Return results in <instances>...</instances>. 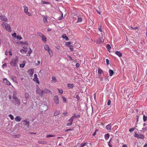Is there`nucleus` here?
Returning <instances> with one entry per match:
<instances>
[{
  "label": "nucleus",
  "instance_id": "f257e3e1",
  "mask_svg": "<svg viewBox=\"0 0 147 147\" xmlns=\"http://www.w3.org/2000/svg\"><path fill=\"white\" fill-rule=\"evenodd\" d=\"M12 98L14 100L13 102L15 105L18 106L20 105V100L16 96L13 94Z\"/></svg>",
  "mask_w": 147,
  "mask_h": 147
},
{
  "label": "nucleus",
  "instance_id": "f03ea898",
  "mask_svg": "<svg viewBox=\"0 0 147 147\" xmlns=\"http://www.w3.org/2000/svg\"><path fill=\"white\" fill-rule=\"evenodd\" d=\"M2 26L5 29L7 30L9 32H11V29L9 24L7 23L3 22L2 24Z\"/></svg>",
  "mask_w": 147,
  "mask_h": 147
},
{
  "label": "nucleus",
  "instance_id": "7ed1b4c3",
  "mask_svg": "<svg viewBox=\"0 0 147 147\" xmlns=\"http://www.w3.org/2000/svg\"><path fill=\"white\" fill-rule=\"evenodd\" d=\"M134 136L137 139H140L142 140H144L145 138L144 136V135L142 134H138L136 132L135 133Z\"/></svg>",
  "mask_w": 147,
  "mask_h": 147
},
{
  "label": "nucleus",
  "instance_id": "20e7f679",
  "mask_svg": "<svg viewBox=\"0 0 147 147\" xmlns=\"http://www.w3.org/2000/svg\"><path fill=\"white\" fill-rule=\"evenodd\" d=\"M18 59L16 57L12 59L10 63L11 65L13 66H15L18 63Z\"/></svg>",
  "mask_w": 147,
  "mask_h": 147
},
{
  "label": "nucleus",
  "instance_id": "39448f33",
  "mask_svg": "<svg viewBox=\"0 0 147 147\" xmlns=\"http://www.w3.org/2000/svg\"><path fill=\"white\" fill-rule=\"evenodd\" d=\"M36 92L41 96H42L43 94H44L43 90H42L39 88H37Z\"/></svg>",
  "mask_w": 147,
  "mask_h": 147
},
{
  "label": "nucleus",
  "instance_id": "423d86ee",
  "mask_svg": "<svg viewBox=\"0 0 147 147\" xmlns=\"http://www.w3.org/2000/svg\"><path fill=\"white\" fill-rule=\"evenodd\" d=\"M24 8V11L27 15L30 16L31 15V14L28 11V8L26 6H24L23 7Z\"/></svg>",
  "mask_w": 147,
  "mask_h": 147
},
{
  "label": "nucleus",
  "instance_id": "0eeeda50",
  "mask_svg": "<svg viewBox=\"0 0 147 147\" xmlns=\"http://www.w3.org/2000/svg\"><path fill=\"white\" fill-rule=\"evenodd\" d=\"M54 100L55 103L57 104H58L59 103V98L57 95L55 96L54 98Z\"/></svg>",
  "mask_w": 147,
  "mask_h": 147
},
{
  "label": "nucleus",
  "instance_id": "6e6552de",
  "mask_svg": "<svg viewBox=\"0 0 147 147\" xmlns=\"http://www.w3.org/2000/svg\"><path fill=\"white\" fill-rule=\"evenodd\" d=\"M34 78L33 79V80L35 82L39 84V82L38 80V78L37 77V75L36 74H35L34 75Z\"/></svg>",
  "mask_w": 147,
  "mask_h": 147
},
{
  "label": "nucleus",
  "instance_id": "1a4fd4ad",
  "mask_svg": "<svg viewBox=\"0 0 147 147\" xmlns=\"http://www.w3.org/2000/svg\"><path fill=\"white\" fill-rule=\"evenodd\" d=\"M12 80L16 83H18L17 78L16 76H10Z\"/></svg>",
  "mask_w": 147,
  "mask_h": 147
},
{
  "label": "nucleus",
  "instance_id": "9d476101",
  "mask_svg": "<svg viewBox=\"0 0 147 147\" xmlns=\"http://www.w3.org/2000/svg\"><path fill=\"white\" fill-rule=\"evenodd\" d=\"M34 70L33 69H31L28 70V73L30 76H32L34 73Z\"/></svg>",
  "mask_w": 147,
  "mask_h": 147
},
{
  "label": "nucleus",
  "instance_id": "9b49d317",
  "mask_svg": "<svg viewBox=\"0 0 147 147\" xmlns=\"http://www.w3.org/2000/svg\"><path fill=\"white\" fill-rule=\"evenodd\" d=\"M3 83L5 85H10L11 83L8 81H7L6 78H4L3 80Z\"/></svg>",
  "mask_w": 147,
  "mask_h": 147
},
{
  "label": "nucleus",
  "instance_id": "f8f14e48",
  "mask_svg": "<svg viewBox=\"0 0 147 147\" xmlns=\"http://www.w3.org/2000/svg\"><path fill=\"white\" fill-rule=\"evenodd\" d=\"M0 19L2 21H4L5 22H6L7 21V18L5 16H0Z\"/></svg>",
  "mask_w": 147,
  "mask_h": 147
},
{
  "label": "nucleus",
  "instance_id": "ddd939ff",
  "mask_svg": "<svg viewBox=\"0 0 147 147\" xmlns=\"http://www.w3.org/2000/svg\"><path fill=\"white\" fill-rule=\"evenodd\" d=\"M15 120L17 122L20 121L22 119V118L19 116H17L15 118Z\"/></svg>",
  "mask_w": 147,
  "mask_h": 147
},
{
  "label": "nucleus",
  "instance_id": "4468645a",
  "mask_svg": "<svg viewBox=\"0 0 147 147\" xmlns=\"http://www.w3.org/2000/svg\"><path fill=\"white\" fill-rule=\"evenodd\" d=\"M57 79L55 77L53 76L52 78L51 82L53 83H55L57 82Z\"/></svg>",
  "mask_w": 147,
  "mask_h": 147
},
{
  "label": "nucleus",
  "instance_id": "2eb2a0df",
  "mask_svg": "<svg viewBox=\"0 0 147 147\" xmlns=\"http://www.w3.org/2000/svg\"><path fill=\"white\" fill-rule=\"evenodd\" d=\"M43 21L44 23H47V22L48 17L47 16H43Z\"/></svg>",
  "mask_w": 147,
  "mask_h": 147
},
{
  "label": "nucleus",
  "instance_id": "dca6fc26",
  "mask_svg": "<svg viewBox=\"0 0 147 147\" xmlns=\"http://www.w3.org/2000/svg\"><path fill=\"white\" fill-rule=\"evenodd\" d=\"M115 54L119 57H121L122 55V53L119 51H116L115 52Z\"/></svg>",
  "mask_w": 147,
  "mask_h": 147
},
{
  "label": "nucleus",
  "instance_id": "f3484780",
  "mask_svg": "<svg viewBox=\"0 0 147 147\" xmlns=\"http://www.w3.org/2000/svg\"><path fill=\"white\" fill-rule=\"evenodd\" d=\"M111 124H110L107 125L106 126V128L108 130H111Z\"/></svg>",
  "mask_w": 147,
  "mask_h": 147
},
{
  "label": "nucleus",
  "instance_id": "a211bd4d",
  "mask_svg": "<svg viewBox=\"0 0 147 147\" xmlns=\"http://www.w3.org/2000/svg\"><path fill=\"white\" fill-rule=\"evenodd\" d=\"M67 86L69 89H72L74 87V85L73 84H68Z\"/></svg>",
  "mask_w": 147,
  "mask_h": 147
},
{
  "label": "nucleus",
  "instance_id": "6ab92c4d",
  "mask_svg": "<svg viewBox=\"0 0 147 147\" xmlns=\"http://www.w3.org/2000/svg\"><path fill=\"white\" fill-rule=\"evenodd\" d=\"M25 63L26 61H23L22 62V63L20 65V67L21 68H23L25 65Z\"/></svg>",
  "mask_w": 147,
  "mask_h": 147
},
{
  "label": "nucleus",
  "instance_id": "aec40b11",
  "mask_svg": "<svg viewBox=\"0 0 147 147\" xmlns=\"http://www.w3.org/2000/svg\"><path fill=\"white\" fill-rule=\"evenodd\" d=\"M102 42V39L100 38H98L96 41V43L98 44H100Z\"/></svg>",
  "mask_w": 147,
  "mask_h": 147
},
{
  "label": "nucleus",
  "instance_id": "412c9836",
  "mask_svg": "<svg viewBox=\"0 0 147 147\" xmlns=\"http://www.w3.org/2000/svg\"><path fill=\"white\" fill-rule=\"evenodd\" d=\"M23 122H24V124L25 125H27L28 127V126L29 123V122L27 120H24L22 121Z\"/></svg>",
  "mask_w": 147,
  "mask_h": 147
},
{
  "label": "nucleus",
  "instance_id": "4be33fe9",
  "mask_svg": "<svg viewBox=\"0 0 147 147\" xmlns=\"http://www.w3.org/2000/svg\"><path fill=\"white\" fill-rule=\"evenodd\" d=\"M62 37L66 40H69L68 37L65 34H63L62 35Z\"/></svg>",
  "mask_w": 147,
  "mask_h": 147
},
{
  "label": "nucleus",
  "instance_id": "5701e85b",
  "mask_svg": "<svg viewBox=\"0 0 147 147\" xmlns=\"http://www.w3.org/2000/svg\"><path fill=\"white\" fill-rule=\"evenodd\" d=\"M109 75L110 76H112L113 74L114 71L111 69H109Z\"/></svg>",
  "mask_w": 147,
  "mask_h": 147
},
{
  "label": "nucleus",
  "instance_id": "b1692460",
  "mask_svg": "<svg viewBox=\"0 0 147 147\" xmlns=\"http://www.w3.org/2000/svg\"><path fill=\"white\" fill-rule=\"evenodd\" d=\"M42 40L45 42L47 41V38L44 35L42 37Z\"/></svg>",
  "mask_w": 147,
  "mask_h": 147
},
{
  "label": "nucleus",
  "instance_id": "393cba45",
  "mask_svg": "<svg viewBox=\"0 0 147 147\" xmlns=\"http://www.w3.org/2000/svg\"><path fill=\"white\" fill-rule=\"evenodd\" d=\"M60 113V111L59 110H56L55 111L54 113V115L56 116L59 115Z\"/></svg>",
  "mask_w": 147,
  "mask_h": 147
},
{
  "label": "nucleus",
  "instance_id": "a878e982",
  "mask_svg": "<svg viewBox=\"0 0 147 147\" xmlns=\"http://www.w3.org/2000/svg\"><path fill=\"white\" fill-rule=\"evenodd\" d=\"M109 137V135L108 134H107L105 136V140H107Z\"/></svg>",
  "mask_w": 147,
  "mask_h": 147
},
{
  "label": "nucleus",
  "instance_id": "bb28decb",
  "mask_svg": "<svg viewBox=\"0 0 147 147\" xmlns=\"http://www.w3.org/2000/svg\"><path fill=\"white\" fill-rule=\"evenodd\" d=\"M74 117V119L75 118H78L80 117V115H76V113L74 114V115L73 116Z\"/></svg>",
  "mask_w": 147,
  "mask_h": 147
},
{
  "label": "nucleus",
  "instance_id": "cd10ccee",
  "mask_svg": "<svg viewBox=\"0 0 147 147\" xmlns=\"http://www.w3.org/2000/svg\"><path fill=\"white\" fill-rule=\"evenodd\" d=\"M20 52L22 54H25L27 52V51L25 49H22L20 50Z\"/></svg>",
  "mask_w": 147,
  "mask_h": 147
},
{
  "label": "nucleus",
  "instance_id": "c85d7f7f",
  "mask_svg": "<svg viewBox=\"0 0 147 147\" xmlns=\"http://www.w3.org/2000/svg\"><path fill=\"white\" fill-rule=\"evenodd\" d=\"M44 49L45 50L47 51H48L49 49H50L49 46L47 45H45Z\"/></svg>",
  "mask_w": 147,
  "mask_h": 147
},
{
  "label": "nucleus",
  "instance_id": "c756f323",
  "mask_svg": "<svg viewBox=\"0 0 147 147\" xmlns=\"http://www.w3.org/2000/svg\"><path fill=\"white\" fill-rule=\"evenodd\" d=\"M49 53V54L51 57L52 56V52L51 50L49 49L48 51H47Z\"/></svg>",
  "mask_w": 147,
  "mask_h": 147
},
{
  "label": "nucleus",
  "instance_id": "7c9ffc66",
  "mask_svg": "<svg viewBox=\"0 0 147 147\" xmlns=\"http://www.w3.org/2000/svg\"><path fill=\"white\" fill-rule=\"evenodd\" d=\"M32 52V49L30 48V50L28 52V53L27 54V56H29L30 55L31 53Z\"/></svg>",
  "mask_w": 147,
  "mask_h": 147
},
{
  "label": "nucleus",
  "instance_id": "2f4dec72",
  "mask_svg": "<svg viewBox=\"0 0 147 147\" xmlns=\"http://www.w3.org/2000/svg\"><path fill=\"white\" fill-rule=\"evenodd\" d=\"M38 143L39 144H46V142L44 141H39Z\"/></svg>",
  "mask_w": 147,
  "mask_h": 147
},
{
  "label": "nucleus",
  "instance_id": "473e14b6",
  "mask_svg": "<svg viewBox=\"0 0 147 147\" xmlns=\"http://www.w3.org/2000/svg\"><path fill=\"white\" fill-rule=\"evenodd\" d=\"M102 72V69L98 68V73L99 74H101Z\"/></svg>",
  "mask_w": 147,
  "mask_h": 147
},
{
  "label": "nucleus",
  "instance_id": "72a5a7b5",
  "mask_svg": "<svg viewBox=\"0 0 147 147\" xmlns=\"http://www.w3.org/2000/svg\"><path fill=\"white\" fill-rule=\"evenodd\" d=\"M74 119V117H71L68 120V121L70 122L71 123H72V122L73 121Z\"/></svg>",
  "mask_w": 147,
  "mask_h": 147
},
{
  "label": "nucleus",
  "instance_id": "f704fd0d",
  "mask_svg": "<svg viewBox=\"0 0 147 147\" xmlns=\"http://www.w3.org/2000/svg\"><path fill=\"white\" fill-rule=\"evenodd\" d=\"M55 135H48L46 137L47 138H50L51 137H55Z\"/></svg>",
  "mask_w": 147,
  "mask_h": 147
},
{
  "label": "nucleus",
  "instance_id": "c9c22d12",
  "mask_svg": "<svg viewBox=\"0 0 147 147\" xmlns=\"http://www.w3.org/2000/svg\"><path fill=\"white\" fill-rule=\"evenodd\" d=\"M143 120L144 121H146L147 120V116L144 115L143 117Z\"/></svg>",
  "mask_w": 147,
  "mask_h": 147
},
{
  "label": "nucleus",
  "instance_id": "e433bc0d",
  "mask_svg": "<svg viewBox=\"0 0 147 147\" xmlns=\"http://www.w3.org/2000/svg\"><path fill=\"white\" fill-rule=\"evenodd\" d=\"M87 144V143L86 142L84 143H82L81 144V147H83L84 146H86V144Z\"/></svg>",
  "mask_w": 147,
  "mask_h": 147
},
{
  "label": "nucleus",
  "instance_id": "4c0bfd02",
  "mask_svg": "<svg viewBox=\"0 0 147 147\" xmlns=\"http://www.w3.org/2000/svg\"><path fill=\"white\" fill-rule=\"evenodd\" d=\"M82 20L81 18H78V21L77 22L79 23L81 22L82 21Z\"/></svg>",
  "mask_w": 147,
  "mask_h": 147
},
{
  "label": "nucleus",
  "instance_id": "58836bf2",
  "mask_svg": "<svg viewBox=\"0 0 147 147\" xmlns=\"http://www.w3.org/2000/svg\"><path fill=\"white\" fill-rule=\"evenodd\" d=\"M44 93H47L49 92V91L47 89H45L43 90Z\"/></svg>",
  "mask_w": 147,
  "mask_h": 147
},
{
  "label": "nucleus",
  "instance_id": "ea45409f",
  "mask_svg": "<svg viewBox=\"0 0 147 147\" xmlns=\"http://www.w3.org/2000/svg\"><path fill=\"white\" fill-rule=\"evenodd\" d=\"M61 96L62 98L63 102L65 103L66 102V98L63 96Z\"/></svg>",
  "mask_w": 147,
  "mask_h": 147
},
{
  "label": "nucleus",
  "instance_id": "a19ab883",
  "mask_svg": "<svg viewBox=\"0 0 147 147\" xmlns=\"http://www.w3.org/2000/svg\"><path fill=\"white\" fill-rule=\"evenodd\" d=\"M16 38H17V39H18L19 40H21L22 39V37L21 36H19V35H18L16 36Z\"/></svg>",
  "mask_w": 147,
  "mask_h": 147
},
{
  "label": "nucleus",
  "instance_id": "79ce46f5",
  "mask_svg": "<svg viewBox=\"0 0 147 147\" xmlns=\"http://www.w3.org/2000/svg\"><path fill=\"white\" fill-rule=\"evenodd\" d=\"M9 116L10 118V119L11 120H13L14 119V117L13 115L11 114H9Z\"/></svg>",
  "mask_w": 147,
  "mask_h": 147
},
{
  "label": "nucleus",
  "instance_id": "37998d69",
  "mask_svg": "<svg viewBox=\"0 0 147 147\" xmlns=\"http://www.w3.org/2000/svg\"><path fill=\"white\" fill-rule=\"evenodd\" d=\"M69 47L70 50H71V51H72L73 50V46L72 45H69Z\"/></svg>",
  "mask_w": 147,
  "mask_h": 147
},
{
  "label": "nucleus",
  "instance_id": "c03bdc74",
  "mask_svg": "<svg viewBox=\"0 0 147 147\" xmlns=\"http://www.w3.org/2000/svg\"><path fill=\"white\" fill-rule=\"evenodd\" d=\"M58 90L59 91V93H60L61 94H62L63 93V90L61 89H58Z\"/></svg>",
  "mask_w": 147,
  "mask_h": 147
},
{
  "label": "nucleus",
  "instance_id": "a18cd8bd",
  "mask_svg": "<svg viewBox=\"0 0 147 147\" xmlns=\"http://www.w3.org/2000/svg\"><path fill=\"white\" fill-rule=\"evenodd\" d=\"M43 107L44 108H45V110H44V109H43V110L45 111H46L47 110V106L46 105H44V106H43Z\"/></svg>",
  "mask_w": 147,
  "mask_h": 147
},
{
  "label": "nucleus",
  "instance_id": "49530a36",
  "mask_svg": "<svg viewBox=\"0 0 147 147\" xmlns=\"http://www.w3.org/2000/svg\"><path fill=\"white\" fill-rule=\"evenodd\" d=\"M106 47L108 50L110 49L111 48V47L110 45L109 44L107 45Z\"/></svg>",
  "mask_w": 147,
  "mask_h": 147
},
{
  "label": "nucleus",
  "instance_id": "de8ad7c7",
  "mask_svg": "<svg viewBox=\"0 0 147 147\" xmlns=\"http://www.w3.org/2000/svg\"><path fill=\"white\" fill-rule=\"evenodd\" d=\"M38 36L40 37L41 38L43 36H44L43 34H42L40 32L38 33Z\"/></svg>",
  "mask_w": 147,
  "mask_h": 147
},
{
  "label": "nucleus",
  "instance_id": "09e8293b",
  "mask_svg": "<svg viewBox=\"0 0 147 147\" xmlns=\"http://www.w3.org/2000/svg\"><path fill=\"white\" fill-rule=\"evenodd\" d=\"M71 44V42H67L66 43V45L68 46H69Z\"/></svg>",
  "mask_w": 147,
  "mask_h": 147
},
{
  "label": "nucleus",
  "instance_id": "8fccbe9b",
  "mask_svg": "<svg viewBox=\"0 0 147 147\" xmlns=\"http://www.w3.org/2000/svg\"><path fill=\"white\" fill-rule=\"evenodd\" d=\"M72 125V123L70 122L69 123H67V126H70Z\"/></svg>",
  "mask_w": 147,
  "mask_h": 147
},
{
  "label": "nucleus",
  "instance_id": "3c124183",
  "mask_svg": "<svg viewBox=\"0 0 147 147\" xmlns=\"http://www.w3.org/2000/svg\"><path fill=\"white\" fill-rule=\"evenodd\" d=\"M11 35L13 37L16 38V33H14L12 34Z\"/></svg>",
  "mask_w": 147,
  "mask_h": 147
},
{
  "label": "nucleus",
  "instance_id": "603ef678",
  "mask_svg": "<svg viewBox=\"0 0 147 147\" xmlns=\"http://www.w3.org/2000/svg\"><path fill=\"white\" fill-rule=\"evenodd\" d=\"M25 98L26 99L28 98V93H26L25 94Z\"/></svg>",
  "mask_w": 147,
  "mask_h": 147
},
{
  "label": "nucleus",
  "instance_id": "864d4df0",
  "mask_svg": "<svg viewBox=\"0 0 147 147\" xmlns=\"http://www.w3.org/2000/svg\"><path fill=\"white\" fill-rule=\"evenodd\" d=\"M7 66L6 64L5 63H4L2 65V67L4 68L5 67H6Z\"/></svg>",
  "mask_w": 147,
  "mask_h": 147
},
{
  "label": "nucleus",
  "instance_id": "5fc2aeb1",
  "mask_svg": "<svg viewBox=\"0 0 147 147\" xmlns=\"http://www.w3.org/2000/svg\"><path fill=\"white\" fill-rule=\"evenodd\" d=\"M134 129V128H131L129 129V131L130 132H131L133 131Z\"/></svg>",
  "mask_w": 147,
  "mask_h": 147
},
{
  "label": "nucleus",
  "instance_id": "6e6d98bb",
  "mask_svg": "<svg viewBox=\"0 0 147 147\" xmlns=\"http://www.w3.org/2000/svg\"><path fill=\"white\" fill-rule=\"evenodd\" d=\"M106 62L107 63V65H108L109 64V61L108 59H106Z\"/></svg>",
  "mask_w": 147,
  "mask_h": 147
},
{
  "label": "nucleus",
  "instance_id": "4d7b16f0",
  "mask_svg": "<svg viewBox=\"0 0 147 147\" xmlns=\"http://www.w3.org/2000/svg\"><path fill=\"white\" fill-rule=\"evenodd\" d=\"M76 98L78 99V100H79L80 98L79 96L78 95H76Z\"/></svg>",
  "mask_w": 147,
  "mask_h": 147
},
{
  "label": "nucleus",
  "instance_id": "13d9d810",
  "mask_svg": "<svg viewBox=\"0 0 147 147\" xmlns=\"http://www.w3.org/2000/svg\"><path fill=\"white\" fill-rule=\"evenodd\" d=\"M98 30L101 32H102L101 26H100L98 28Z\"/></svg>",
  "mask_w": 147,
  "mask_h": 147
},
{
  "label": "nucleus",
  "instance_id": "bf43d9fd",
  "mask_svg": "<svg viewBox=\"0 0 147 147\" xmlns=\"http://www.w3.org/2000/svg\"><path fill=\"white\" fill-rule=\"evenodd\" d=\"M111 103V100H108V102L107 103V105H110Z\"/></svg>",
  "mask_w": 147,
  "mask_h": 147
},
{
  "label": "nucleus",
  "instance_id": "052dcab7",
  "mask_svg": "<svg viewBox=\"0 0 147 147\" xmlns=\"http://www.w3.org/2000/svg\"><path fill=\"white\" fill-rule=\"evenodd\" d=\"M23 43L24 44L27 46H28V43H27V42L26 41V42H23Z\"/></svg>",
  "mask_w": 147,
  "mask_h": 147
},
{
  "label": "nucleus",
  "instance_id": "680f3d73",
  "mask_svg": "<svg viewBox=\"0 0 147 147\" xmlns=\"http://www.w3.org/2000/svg\"><path fill=\"white\" fill-rule=\"evenodd\" d=\"M9 55L10 56H11L12 55V52L10 50L9 51Z\"/></svg>",
  "mask_w": 147,
  "mask_h": 147
},
{
  "label": "nucleus",
  "instance_id": "e2e57ef3",
  "mask_svg": "<svg viewBox=\"0 0 147 147\" xmlns=\"http://www.w3.org/2000/svg\"><path fill=\"white\" fill-rule=\"evenodd\" d=\"M41 3L42 4H46L47 3V2L45 1H41Z\"/></svg>",
  "mask_w": 147,
  "mask_h": 147
},
{
  "label": "nucleus",
  "instance_id": "0e129e2a",
  "mask_svg": "<svg viewBox=\"0 0 147 147\" xmlns=\"http://www.w3.org/2000/svg\"><path fill=\"white\" fill-rule=\"evenodd\" d=\"M80 66V65L78 63H76V67H78Z\"/></svg>",
  "mask_w": 147,
  "mask_h": 147
},
{
  "label": "nucleus",
  "instance_id": "69168bd1",
  "mask_svg": "<svg viewBox=\"0 0 147 147\" xmlns=\"http://www.w3.org/2000/svg\"><path fill=\"white\" fill-rule=\"evenodd\" d=\"M63 18V14H62V16L60 17V18L59 19V20H61Z\"/></svg>",
  "mask_w": 147,
  "mask_h": 147
},
{
  "label": "nucleus",
  "instance_id": "338daca9",
  "mask_svg": "<svg viewBox=\"0 0 147 147\" xmlns=\"http://www.w3.org/2000/svg\"><path fill=\"white\" fill-rule=\"evenodd\" d=\"M142 129L143 130H145V131H147V126L145 128H143Z\"/></svg>",
  "mask_w": 147,
  "mask_h": 147
},
{
  "label": "nucleus",
  "instance_id": "774afa93",
  "mask_svg": "<svg viewBox=\"0 0 147 147\" xmlns=\"http://www.w3.org/2000/svg\"><path fill=\"white\" fill-rule=\"evenodd\" d=\"M143 147H147V140L146 143L145 144L144 146Z\"/></svg>",
  "mask_w": 147,
  "mask_h": 147
}]
</instances>
